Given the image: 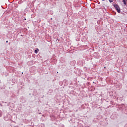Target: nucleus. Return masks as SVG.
<instances>
[{
	"label": "nucleus",
	"instance_id": "obj_1",
	"mask_svg": "<svg viewBox=\"0 0 127 127\" xmlns=\"http://www.w3.org/2000/svg\"><path fill=\"white\" fill-rule=\"evenodd\" d=\"M114 7H115L116 9H117L120 8V6H119L117 4H114Z\"/></svg>",
	"mask_w": 127,
	"mask_h": 127
},
{
	"label": "nucleus",
	"instance_id": "obj_2",
	"mask_svg": "<svg viewBox=\"0 0 127 127\" xmlns=\"http://www.w3.org/2000/svg\"><path fill=\"white\" fill-rule=\"evenodd\" d=\"M123 2L124 3V4H127V0H123Z\"/></svg>",
	"mask_w": 127,
	"mask_h": 127
},
{
	"label": "nucleus",
	"instance_id": "obj_3",
	"mask_svg": "<svg viewBox=\"0 0 127 127\" xmlns=\"http://www.w3.org/2000/svg\"><path fill=\"white\" fill-rule=\"evenodd\" d=\"M38 51H39V50L38 49H37V50H35V53L36 54H37Z\"/></svg>",
	"mask_w": 127,
	"mask_h": 127
},
{
	"label": "nucleus",
	"instance_id": "obj_4",
	"mask_svg": "<svg viewBox=\"0 0 127 127\" xmlns=\"http://www.w3.org/2000/svg\"><path fill=\"white\" fill-rule=\"evenodd\" d=\"M116 10H117L118 12H119V13L121 12V9H120V8H118V9H116Z\"/></svg>",
	"mask_w": 127,
	"mask_h": 127
},
{
	"label": "nucleus",
	"instance_id": "obj_5",
	"mask_svg": "<svg viewBox=\"0 0 127 127\" xmlns=\"http://www.w3.org/2000/svg\"><path fill=\"white\" fill-rule=\"evenodd\" d=\"M109 1L110 2H113V1H114L113 0H109Z\"/></svg>",
	"mask_w": 127,
	"mask_h": 127
},
{
	"label": "nucleus",
	"instance_id": "obj_6",
	"mask_svg": "<svg viewBox=\"0 0 127 127\" xmlns=\"http://www.w3.org/2000/svg\"><path fill=\"white\" fill-rule=\"evenodd\" d=\"M8 42V41H6V43H7Z\"/></svg>",
	"mask_w": 127,
	"mask_h": 127
},
{
	"label": "nucleus",
	"instance_id": "obj_7",
	"mask_svg": "<svg viewBox=\"0 0 127 127\" xmlns=\"http://www.w3.org/2000/svg\"><path fill=\"white\" fill-rule=\"evenodd\" d=\"M101 0L105 1V0Z\"/></svg>",
	"mask_w": 127,
	"mask_h": 127
},
{
	"label": "nucleus",
	"instance_id": "obj_8",
	"mask_svg": "<svg viewBox=\"0 0 127 127\" xmlns=\"http://www.w3.org/2000/svg\"><path fill=\"white\" fill-rule=\"evenodd\" d=\"M104 68L106 69V67H104Z\"/></svg>",
	"mask_w": 127,
	"mask_h": 127
}]
</instances>
